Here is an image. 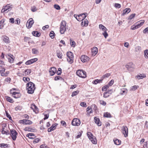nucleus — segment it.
<instances>
[{"label":"nucleus","mask_w":148,"mask_h":148,"mask_svg":"<svg viewBox=\"0 0 148 148\" xmlns=\"http://www.w3.org/2000/svg\"><path fill=\"white\" fill-rule=\"evenodd\" d=\"M57 72V69L55 67H53L49 69V72L51 74L52 72L53 74H55Z\"/></svg>","instance_id":"obj_19"},{"label":"nucleus","mask_w":148,"mask_h":148,"mask_svg":"<svg viewBox=\"0 0 148 148\" xmlns=\"http://www.w3.org/2000/svg\"><path fill=\"white\" fill-rule=\"evenodd\" d=\"M110 96L108 93L106 92H104L103 93V97L104 98H107L109 97Z\"/></svg>","instance_id":"obj_61"},{"label":"nucleus","mask_w":148,"mask_h":148,"mask_svg":"<svg viewBox=\"0 0 148 148\" xmlns=\"http://www.w3.org/2000/svg\"><path fill=\"white\" fill-rule=\"evenodd\" d=\"M40 138H36L34 139L33 141V143H38L40 140Z\"/></svg>","instance_id":"obj_50"},{"label":"nucleus","mask_w":148,"mask_h":148,"mask_svg":"<svg viewBox=\"0 0 148 148\" xmlns=\"http://www.w3.org/2000/svg\"><path fill=\"white\" fill-rule=\"evenodd\" d=\"M8 56H9L8 58L9 62L11 63H13L14 61V58H15L12 55H11V56H10L8 55Z\"/></svg>","instance_id":"obj_23"},{"label":"nucleus","mask_w":148,"mask_h":148,"mask_svg":"<svg viewBox=\"0 0 148 148\" xmlns=\"http://www.w3.org/2000/svg\"><path fill=\"white\" fill-rule=\"evenodd\" d=\"M125 67L129 71L132 72L134 71L135 65L132 62H130L125 65Z\"/></svg>","instance_id":"obj_4"},{"label":"nucleus","mask_w":148,"mask_h":148,"mask_svg":"<svg viewBox=\"0 0 148 148\" xmlns=\"http://www.w3.org/2000/svg\"><path fill=\"white\" fill-rule=\"evenodd\" d=\"M5 65L4 62L2 60H0V66L1 67H4Z\"/></svg>","instance_id":"obj_44"},{"label":"nucleus","mask_w":148,"mask_h":148,"mask_svg":"<svg viewBox=\"0 0 148 148\" xmlns=\"http://www.w3.org/2000/svg\"><path fill=\"white\" fill-rule=\"evenodd\" d=\"M84 26H87L88 25V20L86 19H85L84 20Z\"/></svg>","instance_id":"obj_52"},{"label":"nucleus","mask_w":148,"mask_h":148,"mask_svg":"<svg viewBox=\"0 0 148 148\" xmlns=\"http://www.w3.org/2000/svg\"><path fill=\"white\" fill-rule=\"evenodd\" d=\"M113 140L114 143L116 145H119L121 143V140L117 139H114Z\"/></svg>","instance_id":"obj_27"},{"label":"nucleus","mask_w":148,"mask_h":148,"mask_svg":"<svg viewBox=\"0 0 148 148\" xmlns=\"http://www.w3.org/2000/svg\"><path fill=\"white\" fill-rule=\"evenodd\" d=\"M143 147L144 148H148V143L147 141L144 142Z\"/></svg>","instance_id":"obj_49"},{"label":"nucleus","mask_w":148,"mask_h":148,"mask_svg":"<svg viewBox=\"0 0 148 148\" xmlns=\"http://www.w3.org/2000/svg\"><path fill=\"white\" fill-rule=\"evenodd\" d=\"M10 134L13 140H15L18 135L17 132L14 129H12L10 130Z\"/></svg>","instance_id":"obj_2"},{"label":"nucleus","mask_w":148,"mask_h":148,"mask_svg":"<svg viewBox=\"0 0 148 148\" xmlns=\"http://www.w3.org/2000/svg\"><path fill=\"white\" fill-rule=\"evenodd\" d=\"M114 6L116 8H119L121 7V5L119 3H115Z\"/></svg>","instance_id":"obj_57"},{"label":"nucleus","mask_w":148,"mask_h":148,"mask_svg":"<svg viewBox=\"0 0 148 148\" xmlns=\"http://www.w3.org/2000/svg\"><path fill=\"white\" fill-rule=\"evenodd\" d=\"M80 123V120L77 118L74 119L72 121L71 124L73 126H79Z\"/></svg>","instance_id":"obj_9"},{"label":"nucleus","mask_w":148,"mask_h":148,"mask_svg":"<svg viewBox=\"0 0 148 148\" xmlns=\"http://www.w3.org/2000/svg\"><path fill=\"white\" fill-rule=\"evenodd\" d=\"M144 56L146 58H148V50L146 49L144 51Z\"/></svg>","instance_id":"obj_38"},{"label":"nucleus","mask_w":148,"mask_h":148,"mask_svg":"<svg viewBox=\"0 0 148 148\" xmlns=\"http://www.w3.org/2000/svg\"><path fill=\"white\" fill-rule=\"evenodd\" d=\"M135 15V14H133L130 16L129 17L128 19L130 20H131L134 17Z\"/></svg>","instance_id":"obj_54"},{"label":"nucleus","mask_w":148,"mask_h":148,"mask_svg":"<svg viewBox=\"0 0 148 148\" xmlns=\"http://www.w3.org/2000/svg\"><path fill=\"white\" fill-rule=\"evenodd\" d=\"M9 145L5 143L0 144V147L1 148H8L9 147Z\"/></svg>","instance_id":"obj_25"},{"label":"nucleus","mask_w":148,"mask_h":148,"mask_svg":"<svg viewBox=\"0 0 148 148\" xmlns=\"http://www.w3.org/2000/svg\"><path fill=\"white\" fill-rule=\"evenodd\" d=\"M80 77L84 78L86 77V75H77Z\"/></svg>","instance_id":"obj_58"},{"label":"nucleus","mask_w":148,"mask_h":148,"mask_svg":"<svg viewBox=\"0 0 148 148\" xmlns=\"http://www.w3.org/2000/svg\"><path fill=\"white\" fill-rule=\"evenodd\" d=\"M5 114L7 117L10 120H12V118L11 116L9 114L7 111H5Z\"/></svg>","instance_id":"obj_45"},{"label":"nucleus","mask_w":148,"mask_h":148,"mask_svg":"<svg viewBox=\"0 0 148 148\" xmlns=\"http://www.w3.org/2000/svg\"><path fill=\"white\" fill-rule=\"evenodd\" d=\"M99 27L100 29H101L104 32L106 31L107 30L106 28L102 25H99Z\"/></svg>","instance_id":"obj_28"},{"label":"nucleus","mask_w":148,"mask_h":148,"mask_svg":"<svg viewBox=\"0 0 148 148\" xmlns=\"http://www.w3.org/2000/svg\"><path fill=\"white\" fill-rule=\"evenodd\" d=\"M37 58H34L30 60H28L25 62V64L27 65L32 64L38 60Z\"/></svg>","instance_id":"obj_13"},{"label":"nucleus","mask_w":148,"mask_h":148,"mask_svg":"<svg viewBox=\"0 0 148 148\" xmlns=\"http://www.w3.org/2000/svg\"><path fill=\"white\" fill-rule=\"evenodd\" d=\"M143 32L144 34L148 33V27L145 28Z\"/></svg>","instance_id":"obj_64"},{"label":"nucleus","mask_w":148,"mask_h":148,"mask_svg":"<svg viewBox=\"0 0 148 148\" xmlns=\"http://www.w3.org/2000/svg\"><path fill=\"white\" fill-rule=\"evenodd\" d=\"M32 53L33 54H37L38 53L39 51L38 50L33 48L32 49Z\"/></svg>","instance_id":"obj_33"},{"label":"nucleus","mask_w":148,"mask_h":148,"mask_svg":"<svg viewBox=\"0 0 148 148\" xmlns=\"http://www.w3.org/2000/svg\"><path fill=\"white\" fill-rule=\"evenodd\" d=\"M23 80L25 82H29L30 81V79L29 77H24L23 78Z\"/></svg>","instance_id":"obj_55"},{"label":"nucleus","mask_w":148,"mask_h":148,"mask_svg":"<svg viewBox=\"0 0 148 148\" xmlns=\"http://www.w3.org/2000/svg\"><path fill=\"white\" fill-rule=\"evenodd\" d=\"M86 74V73L82 69H79L77 71L76 74Z\"/></svg>","instance_id":"obj_24"},{"label":"nucleus","mask_w":148,"mask_h":148,"mask_svg":"<svg viewBox=\"0 0 148 148\" xmlns=\"http://www.w3.org/2000/svg\"><path fill=\"white\" fill-rule=\"evenodd\" d=\"M31 72V70L30 69H27L25 71V74H30Z\"/></svg>","instance_id":"obj_43"},{"label":"nucleus","mask_w":148,"mask_h":148,"mask_svg":"<svg viewBox=\"0 0 148 148\" xmlns=\"http://www.w3.org/2000/svg\"><path fill=\"white\" fill-rule=\"evenodd\" d=\"M88 14L87 13H84L80 14L78 15L76 19L78 21H81L83 20L87 16Z\"/></svg>","instance_id":"obj_7"},{"label":"nucleus","mask_w":148,"mask_h":148,"mask_svg":"<svg viewBox=\"0 0 148 148\" xmlns=\"http://www.w3.org/2000/svg\"><path fill=\"white\" fill-rule=\"evenodd\" d=\"M32 34L34 36L39 37L40 36V33L36 31H33L32 32Z\"/></svg>","instance_id":"obj_22"},{"label":"nucleus","mask_w":148,"mask_h":148,"mask_svg":"<svg viewBox=\"0 0 148 148\" xmlns=\"http://www.w3.org/2000/svg\"><path fill=\"white\" fill-rule=\"evenodd\" d=\"M17 95H16L15 96H14V97L15 98H20L21 96V94L20 92L18 93V94H17Z\"/></svg>","instance_id":"obj_51"},{"label":"nucleus","mask_w":148,"mask_h":148,"mask_svg":"<svg viewBox=\"0 0 148 148\" xmlns=\"http://www.w3.org/2000/svg\"><path fill=\"white\" fill-rule=\"evenodd\" d=\"M55 34L54 32L53 31H51L49 35L51 38H54Z\"/></svg>","instance_id":"obj_40"},{"label":"nucleus","mask_w":148,"mask_h":148,"mask_svg":"<svg viewBox=\"0 0 148 148\" xmlns=\"http://www.w3.org/2000/svg\"><path fill=\"white\" fill-rule=\"evenodd\" d=\"M31 108L34 111L35 113H37L38 112V108L34 104H33L32 105Z\"/></svg>","instance_id":"obj_18"},{"label":"nucleus","mask_w":148,"mask_h":148,"mask_svg":"<svg viewBox=\"0 0 148 148\" xmlns=\"http://www.w3.org/2000/svg\"><path fill=\"white\" fill-rule=\"evenodd\" d=\"M79 91L78 90H77L73 92L71 96L72 97H73L76 96L77 94H78L79 93Z\"/></svg>","instance_id":"obj_36"},{"label":"nucleus","mask_w":148,"mask_h":148,"mask_svg":"<svg viewBox=\"0 0 148 148\" xmlns=\"http://www.w3.org/2000/svg\"><path fill=\"white\" fill-rule=\"evenodd\" d=\"M66 22L65 21H62L60 27V32L61 34L64 33L66 31Z\"/></svg>","instance_id":"obj_3"},{"label":"nucleus","mask_w":148,"mask_h":148,"mask_svg":"<svg viewBox=\"0 0 148 148\" xmlns=\"http://www.w3.org/2000/svg\"><path fill=\"white\" fill-rule=\"evenodd\" d=\"M58 125V124L56 123L52 125L48 129V132H51L52 131L54 130L56 128V126Z\"/></svg>","instance_id":"obj_14"},{"label":"nucleus","mask_w":148,"mask_h":148,"mask_svg":"<svg viewBox=\"0 0 148 148\" xmlns=\"http://www.w3.org/2000/svg\"><path fill=\"white\" fill-rule=\"evenodd\" d=\"M54 80L56 81L60 80L61 81H62L63 82L64 81V79L62 78L59 76L55 77L54 78Z\"/></svg>","instance_id":"obj_31"},{"label":"nucleus","mask_w":148,"mask_h":148,"mask_svg":"<svg viewBox=\"0 0 148 148\" xmlns=\"http://www.w3.org/2000/svg\"><path fill=\"white\" fill-rule=\"evenodd\" d=\"M2 39L3 41L6 43H9L10 42L9 38L6 36H3Z\"/></svg>","instance_id":"obj_15"},{"label":"nucleus","mask_w":148,"mask_h":148,"mask_svg":"<svg viewBox=\"0 0 148 148\" xmlns=\"http://www.w3.org/2000/svg\"><path fill=\"white\" fill-rule=\"evenodd\" d=\"M66 55L68 58L67 59V61L70 64L73 62V53L70 51L67 53Z\"/></svg>","instance_id":"obj_5"},{"label":"nucleus","mask_w":148,"mask_h":148,"mask_svg":"<svg viewBox=\"0 0 148 148\" xmlns=\"http://www.w3.org/2000/svg\"><path fill=\"white\" fill-rule=\"evenodd\" d=\"M87 136L90 140V138L92 137H93V136L92 134L90 132L87 133Z\"/></svg>","instance_id":"obj_56"},{"label":"nucleus","mask_w":148,"mask_h":148,"mask_svg":"<svg viewBox=\"0 0 148 148\" xmlns=\"http://www.w3.org/2000/svg\"><path fill=\"white\" fill-rule=\"evenodd\" d=\"M123 134L124 135V136L127 137L128 135V129L126 126H123L121 128Z\"/></svg>","instance_id":"obj_8"},{"label":"nucleus","mask_w":148,"mask_h":148,"mask_svg":"<svg viewBox=\"0 0 148 148\" xmlns=\"http://www.w3.org/2000/svg\"><path fill=\"white\" fill-rule=\"evenodd\" d=\"M26 88L27 90V93L32 94L34 93L36 89L35 85L33 82H29L26 85Z\"/></svg>","instance_id":"obj_1"},{"label":"nucleus","mask_w":148,"mask_h":148,"mask_svg":"<svg viewBox=\"0 0 148 148\" xmlns=\"http://www.w3.org/2000/svg\"><path fill=\"white\" fill-rule=\"evenodd\" d=\"M130 11V8H127L125 9L124 10L122 14L124 15L126 13H128Z\"/></svg>","instance_id":"obj_29"},{"label":"nucleus","mask_w":148,"mask_h":148,"mask_svg":"<svg viewBox=\"0 0 148 148\" xmlns=\"http://www.w3.org/2000/svg\"><path fill=\"white\" fill-rule=\"evenodd\" d=\"M54 7L57 10H60V6L57 4H55L54 5Z\"/></svg>","instance_id":"obj_46"},{"label":"nucleus","mask_w":148,"mask_h":148,"mask_svg":"<svg viewBox=\"0 0 148 148\" xmlns=\"http://www.w3.org/2000/svg\"><path fill=\"white\" fill-rule=\"evenodd\" d=\"M102 80L103 79H96L92 82V83L93 84H96L97 83H99L101 82Z\"/></svg>","instance_id":"obj_26"},{"label":"nucleus","mask_w":148,"mask_h":148,"mask_svg":"<svg viewBox=\"0 0 148 148\" xmlns=\"http://www.w3.org/2000/svg\"><path fill=\"white\" fill-rule=\"evenodd\" d=\"M102 34L104 36L105 38H106L108 36V34L106 32V31L104 32Z\"/></svg>","instance_id":"obj_60"},{"label":"nucleus","mask_w":148,"mask_h":148,"mask_svg":"<svg viewBox=\"0 0 148 148\" xmlns=\"http://www.w3.org/2000/svg\"><path fill=\"white\" fill-rule=\"evenodd\" d=\"M1 133L3 134H5L6 135H9L10 134V132L8 130H5L4 131H1Z\"/></svg>","instance_id":"obj_35"},{"label":"nucleus","mask_w":148,"mask_h":148,"mask_svg":"<svg viewBox=\"0 0 148 148\" xmlns=\"http://www.w3.org/2000/svg\"><path fill=\"white\" fill-rule=\"evenodd\" d=\"M4 19L0 21V29H1L3 28V23L4 22Z\"/></svg>","instance_id":"obj_41"},{"label":"nucleus","mask_w":148,"mask_h":148,"mask_svg":"<svg viewBox=\"0 0 148 148\" xmlns=\"http://www.w3.org/2000/svg\"><path fill=\"white\" fill-rule=\"evenodd\" d=\"M40 148H47L48 147L45 144L41 145L40 146Z\"/></svg>","instance_id":"obj_63"},{"label":"nucleus","mask_w":148,"mask_h":148,"mask_svg":"<svg viewBox=\"0 0 148 148\" xmlns=\"http://www.w3.org/2000/svg\"><path fill=\"white\" fill-rule=\"evenodd\" d=\"M22 109V107L21 106H18L16 107L15 108V110H21Z\"/></svg>","instance_id":"obj_48"},{"label":"nucleus","mask_w":148,"mask_h":148,"mask_svg":"<svg viewBox=\"0 0 148 148\" xmlns=\"http://www.w3.org/2000/svg\"><path fill=\"white\" fill-rule=\"evenodd\" d=\"M26 136L28 137L30 139H34L35 137L36 136L34 135V134L33 133H29L27 134Z\"/></svg>","instance_id":"obj_20"},{"label":"nucleus","mask_w":148,"mask_h":148,"mask_svg":"<svg viewBox=\"0 0 148 148\" xmlns=\"http://www.w3.org/2000/svg\"><path fill=\"white\" fill-rule=\"evenodd\" d=\"M20 123H22L25 125H31L32 123V122L30 120L27 119H23L19 121Z\"/></svg>","instance_id":"obj_12"},{"label":"nucleus","mask_w":148,"mask_h":148,"mask_svg":"<svg viewBox=\"0 0 148 148\" xmlns=\"http://www.w3.org/2000/svg\"><path fill=\"white\" fill-rule=\"evenodd\" d=\"M70 41L71 46L72 47H74L75 44V42L74 41L72 40L71 39H70Z\"/></svg>","instance_id":"obj_39"},{"label":"nucleus","mask_w":148,"mask_h":148,"mask_svg":"<svg viewBox=\"0 0 148 148\" xmlns=\"http://www.w3.org/2000/svg\"><path fill=\"white\" fill-rule=\"evenodd\" d=\"M114 82V80L112 79L108 83V85L110 86H111L113 84Z\"/></svg>","instance_id":"obj_59"},{"label":"nucleus","mask_w":148,"mask_h":148,"mask_svg":"<svg viewBox=\"0 0 148 148\" xmlns=\"http://www.w3.org/2000/svg\"><path fill=\"white\" fill-rule=\"evenodd\" d=\"M136 77L138 79H142L146 77V75H138L136 76Z\"/></svg>","instance_id":"obj_32"},{"label":"nucleus","mask_w":148,"mask_h":148,"mask_svg":"<svg viewBox=\"0 0 148 148\" xmlns=\"http://www.w3.org/2000/svg\"><path fill=\"white\" fill-rule=\"evenodd\" d=\"M80 59L84 63L88 62L90 58L86 55H82L81 56Z\"/></svg>","instance_id":"obj_11"},{"label":"nucleus","mask_w":148,"mask_h":148,"mask_svg":"<svg viewBox=\"0 0 148 148\" xmlns=\"http://www.w3.org/2000/svg\"><path fill=\"white\" fill-rule=\"evenodd\" d=\"M12 5L10 4H8L5 7H3L1 10V12L4 13H6L10 10L12 8Z\"/></svg>","instance_id":"obj_6"},{"label":"nucleus","mask_w":148,"mask_h":148,"mask_svg":"<svg viewBox=\"0 0 148 148\" xmlns=\"http://www.w3.org/2000/svg\"><path fill=\"white\" fill-rule=\"evenodd\" d=\"M57 55L58 58H62V54L60 52L57 53Z\"/></svg>","instance_id":"obj_53"},{"label":"nucleus","mask_w":148,"mask_h":148,"mask_svg":"<svg viewBox=\"0 0 148 148\" xmlns=\"http://www.w3.org/2000/svg\"><path fill=\"white\" fill-rule=\"evenodd\" d=\"M5 98L6 101H8L11 103H12L14 102V101H13V99L10 97L6 96Z\"/></svg>","instance_id":"obj_30"},{"label":"nucleus","mask_w":148,"mask_h":148,"mask_svg":"<svg viewBox=\"0 0 148 148\" xmlns=\"http://www.w3.org/2000/svg\"><path fill=\"white\" fill-rule=\"evenodd\" d=\"M135 50L136 51H140L141 50V48L140 46H138L135 48Z\"/></svg>","instance_id":"obj_47"},{"label":"nucleus","mask_w":148,"mask_h":148,"mask_svg":"<svg viewBox=\"0 0 148 148\" xmlns=\"http://www.w3.org/2000/svg\"><path fill=\"white\" fill-rule=\"evenodd\" d=\"M90 140L94 144H96L97 143V140L95 137L94 136L93 137H92L90 138Z\"/></svg>","instance_id":"obj_21"},{"label":"nucleus","mask_w":148,"mask_h":148,"mask_svg":"<svg viewBox=\"0 0 148 148\" xmlns=\"http://www.w3.org/2000/svg\"><path fill=\"white\" fill-rule=\"evenodd\" d=\"M80 105L83 107H86V103L85 102H82L80 103Z\"/></svg>","instance_id":"obj_62"},{"label":"nucleus","mask_w":148,"mask_h":148,"mask_svg":"<svg viewBox=\"0 0 148 148\" xmlns=\"http://www.w3.org/2000/svg\"><path fill=\"white\" fill-rule=\"evenodd\" d=\"M34 23V21L33 19L32 18H29L26 24L27 27L28 28H31Z\"/></svg>","instance_id":"obj_10"},{"label":"nucleus","mask_w":148,"mask_h":148,"mask_svg":"<svg viewBox=\"0 0 148 148\" xmlns=\"http://www.w3.org/2000/svg\"><path fill=\"white\" fill-rule=\"evenodd\" d=\"M82 131H81L80 132H79L77 133V135L76 136V138H79L82 136Z\"/></svg>","instance_id":"obj_42"},{"label":"nucleus","mask_w":148,"mask_h":148,"mask_svg":"<svg viewBox=\"0 0 148 148\" xmlns=\"http://www.w3.org/2000/svg\"><path fill=\"white\" fill-rule=\"evenodd\" d=\"M103 116L107 118H110L111 117L110 114L109 113H108L107 112L105 113L104 114Z\"/></svg>","instance_id":"obj_34"},{"label":"nucleus","mask_w":148,"mask_h":148,"mask_svg":"<svg viewBox=\"0 0 148 148\" xmlns=\"http://www.w3.org/2000/svg\"><path fill=\"white\" fill-rule=\"evenodd\" d=\"M24 130L25 131L33 132L34 129L31 127H27L25 128Z\"/></svg>","instance_id":"obj_37"},{"label":"nucleus","mask_w":148,"mask_h":148,"mask_svg":"<svg viewBox=\"0 0 148 148\" xmlns=\"http://www.w3.org/2000/svg\"><path fill=\"white\" fill-rule=\"evenodd\" d=\"M98 51L97 48L96 47H94L92 50V56H95L97 53Z\"/></svg>","instance_id":"obj_17"},{"label":"nucleus","mask_w":148,"mask_h":148,"mask_svg":"<svg viewBox=\"0 0 148 148\" xmlns=\"http://www.w3.org/2000/svg\"><path fill=\"white\" fill-rule=\"evenodd\" d=\"M94 119L95 123L97 124L98 126H101V124L100 119L99 118H97L96 117H94Z\"/></svg>","instance_id":"obj_16"}]
</instances>
